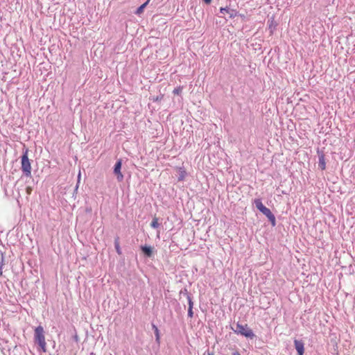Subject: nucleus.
I'll return each instance as SVG.
<instances>
[{
	"label": "nucleus",
	"instance_id": "obj_1",
	"mask_svg": "<svg viewBox=\"0 0 355 355\" xmlns=\"http://www.w3.org/2000/svg\"><path fill=\"white\" fill-rule=\"evenodd\" d=\"M253 203L257 209L268 218L272 226H275L276 225L275 216L268 208L263 205L261 200L260 198H256L254 200Z\"/></svg>",
	"mask_w": 355,
	"mask_h": 355
},
{
	"label": "nucleus",
	"instance_id": "obj_2",
	"mask_svg": "<svg viewBox=\"0 0 355 355\" xmlns=\"http://www.w3.org/2000/svg\"><path fill=\"white\" fill-rule=\"evenodd\" d=\"M35 340L38 343L43 352H46V343L45 340L44 331L42 326H38L35 329Z\"/></svg>",
	"mask_w": 355,
	"mask_h": 355
},
{
	"label": "nucleus",
	"instance_id": "obj_3",
	"mask_svg": "<svg viewBox=\"0 0 355 355\" xmlns=\"http://www.w3.org/2000/svg\"><path fill=\"white\" fill-rule=\"evenodd\" d=\"M21 171L26 177L31 176V164L28 157V150L21 156Z\"/></svg>",
	"mask_w": 355,
	"mask_h": 355
},
{
	"label": "nucleus",
	"instance_id": "obj_4",
	"mask_svg": "<svg viewBox=\"0 0 355 355\" xmlns=\"http://www.w3.org/2000/svg\"><path fill=\"white\" fill-rule=\"evenodd\" d=\"M234 331L237 334H240L242 336H245L246 338H252L254 336L252 331L248 327L247 324L242 325L240 324H237L234 329Z\"/></svg>",
	"mask_w": 355,
	"mask_h": 355
},
{
	"label": "nucleus",
	"instance_id": "obj_5",
	"mask_svg": "<svg viewBox=\"0 0 355 355\" xmlns=\"http://www.w3.org/2000/svg\"><path fill=\"white\" fill-rule=\"evenodd\" d=\"M121 165H122L121 160L119 159L115 164L114 168V173H115V175H116L117 180L119 182L122 181L123 179V175L121 172Z\"/></svg>",
	"mask_w": 355,
	"mask_h": 355
},
{
	"label": "nucleus",
	"instance_id": "obj_6",
	"mask_svg": "<svg viewBox=\"0 0 355 355\" xmlns=\"http://www.w3.org/2000/svg\"><path fill=\"white\" fill-rule=\"evenodd\" d=\"M295 347L297 352L298 355H304V344L302 340H294Z\"/></svg>",
	"mask_w": 355,
	"mask_h": 355
},
{
	"label": "nucleus",
	"instance_id": "obj_7",
	"mask_svg": "<svg viewBox=\"0 0 355 355\" xmlns=\"http://www.w3.org/2000/svg\"><path fill=\"white\" fill-rule=\"evenodd\" d=\"M178 173V181H183L187 175V172L184 168L179 167L177 168Z\"/></svg>",
	"mask_w": 355,
	"mask_h": 355
},
{
	"label": "nucleus",
	"instance_id": "obj_8",
	"mask_svg": "<svg viewBox=\"0 0 355 355\" xmlns=\"http://www.w3.org/2000/svg\"><path fill=\"white\" fill-rule=\"evenodd\" d=\"M319 166L322 170H324L326 168V162L324 159V155L321 154L319 155Z\"/></svg>",
	"mask_w": 355,
	"mask_h": 355
},
{
	"label": "nucleus",
	"instance_id": "obj_9",
	"mask_svg": "<svg viewBox=\"0 0 355 355\" xmlns=\"http://www.w3.org/2000/svg\"><path fill=\"white\" fill-rule=\"evenodd\" d=\"M141 250L147 257H151L153 254V250L151 247L150 246H142Z\"/></svg>",
	"mask_w": 355,
	"mask_h": 355
},
{
	"label": "nucleus",
	"instance_id": "obj_10",
	"mask_svg": "<svg viewBox=\"0 0 355 355\" xmlns=\"http://www.w3.org/2000/svg\"><path fill=\"white\" fill-rule=\"evenodd\" d=\"M150 0H148L146 2H145L144 3H143L141 6H140L137 11H136V14L137 15H140L141 13L143 12L144 11V9L146 8V6H147V4L148 3Z\"/></svg>",
	"mask_w": 355,
	"mask_h": 355
},
{
	"label": "nucleus",
	"instance_id": "obj_11",
	"mask_svg": "<svg viewBox=\"0 0 355 355\" xmlns=\"http://www.w3.org/2000/svg\"><path fill=\"white\" fill-rule=\"evenodd\" d=\"M159 223H158V218L157 217H155L150 224V226L153 228H157L159 227Z\"/></svg>",
	"mask_w": 355,
	"mask_h": 355
},
{
	"label": "nucleus",
	"instance_id": "obj_12",
	"mask_svg": "<svg viewBox=\"0 0 355 355\" xmlns=\"http://www.w3.org/2000/svg\"><path fill=\"white\" fill-rule=\"evenodd\" d=\"M182 89H183V87L182 86H179L173 89V93L174 94L179 95L180 94L182 93Z\"/></svg>",
	"mask_w": 355,
	"mask_h": 355
},
{
	"label": "nucleus",
	"instance_id": "obj_13",
	"mask_svg": "<svg viewBox=\"0 0 355 355\" xmlns=\"http://www.w3.org/2000/svg\"><path fill=\"white\" fill-rule=\"evenodd\" d=\"M115 248H116V252L119 254H121V248H120V245H119V243L118 239H116L115 241Z\"/></svg>",
	"mask_w": 355,
	"mask_h": 355
},
{
	"label": "nucleus",
	"instance_id": "obj_14",
	"mask_svg": "<svg viewBox=\"0 0 355 355\" xmlns=\"http://www.w3.org/2000/svg\"><path fill=\"white\" fill-rule=\"evenodd\" d=\"M153 329H155V333L156 336V340L158 341L159 340V329L155 325H153Z\"/></svg>",
	"mask_w": 355,
	"mask_h": 355
},
{
	"label": "nucleus",
	"instance_id": "obj_15",
	"mask_svg": "<svg viewBox=\"0 0 355 355\" xmlns=\"http://www.w3.org/2000/svg\"><path fill=\"white\" fill-rule=\"evenodd\" d=\"M193 315V312L192 307H189V309H188V316L189 318H192Z\"/></svg>",
	"mask_w": 355,
	"mask_h": 355
},
{
	"label": "nucleus",
	"instance_id": "obj_16",
	"mask_svg": "<svg viewBox=\"0 0 355 355\" xmlns=\"http://www.w3.org/2000/svg\"><path fill=\"white\" fill-rule=\"evenodd\" d=\"M32 187L28 186L26 188V192L28 195H31V192H32Z\"/></svg>",
	"mask_w": 355,
	"mask_h": 355
},
{
	"label": "nucleus",
	"instance_id": "obj_17",
	"mask_svg": "<svg viewBox=\"0 0 355 355\" xmlns=\"http://www.w3.org/2000/svg\"><path fill=\"white\" fill-rule=\"evenodd\" d=\"M189 307H192L193 308V302H192V301H191L190 297H189Z\"/></svg>",
	"mask_w": 355,
	"mask_h": 355
},
{
	"label": "nucleus",
	"instance_id": "obj_18",
	"mask_svg": "<svg viewBox=\"0 0 355 355\" xmlns=\"http://www.w3.org/2000/svg\"><path fill=\"white\" fill-rule=\"evenodd\" d=\"M162 98H163V95H162L161 96H157V97H156V98H155V101H160V100H162Z\"/></svg>",
	"mask_w": 355,
	"mask_h": 355
},
{
	"label": "nucleus",
	"instance_id": "obj_19",
	"mask_svg": "<svg viewBox=\"0 0 355 355\" xmlns=\"http://www.w3.org/2000/svg\"><path fill=\"white\" fill-rule=\"evenodd\" d=\"M206 3L209 4L211 2V0H203Z\"/></svg>",
	"mask_w": 355,
	"mask_h": 355
},
{
	"label": "nucleus",
	"instance_id": "obj_20",
	"mask_svg": "<svg viewBox=\"0 0 355 355\" xmlns=\"http://www.w3.org/2000/svg\"><path fill=\"white\" fill-rule=\"evenodd\" d=\"M232 355H240V354L238 352H234Z\"/></svg>",
	"mask_w": 355,
	"mask_h": 355
},
{
	"label": "nucleus",
	"instance_id": "obj_21",
	"mask_svg": "<svg viewBox=\"0 0 355 355\" xmlns=\"http://www.w3.org/2000/svg\"><path fill=\"white\" fill-rule=\"evenodd\" d=\"M80 173H79V174H78V180L80 179Z\"/></svg>",
	"mask_w": 355,
	"mask_h": 355
},
{
	"label": "nucleus",
	"instance_id": "obj_22",
	"mask_svg": "<svg viewBox=\"0 0 355 355\" xmlns=\"http://www.w3.org/2000/svg\"><path fill=\"white\" fill-rule=\"evenodd\" d=\"M209 355H212V354H211L210 353H209Z\"/></svg>",
	"mask_w": 355,
	"mask_h": 355
}]
</instances>
